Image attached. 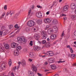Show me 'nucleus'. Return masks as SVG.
Instances as JSON below:
<instances>
[{"label": "nucleus", "instance_id": "obj_1", "mask_svg": "<svg viewBox=\"0 0 76 76\" xmlns=\"http://www.w3.org/2000/svg\"><path fill=\"white\" fill-rule=\"evenodd\" d=\"M18 42H23L24 43H26V40L25 38L24 37H18L17 38Z\"/></svg>", "mask_w": 76, "mask_h": 76}, {"label": "nucleus", "instance_id": "obj_2", "mask_svg": "<svg viewBox=\"0 0 76 76\" xmlns=\"http://www.w3.org/2000/svg\"><path fill=\"white\" fill-rule=\"evenodd\" d=\"M42 39H45L47 38V32L43 31L42 33Z\"/></svg>", "mask_w": 76, "mask_h": 76}, {"label": "nucleus", "instance_id": "obj_3", "mask_svg": "<svg viewBox=\"0 0 76 76\" xmlns=\"http://www.w3.org/2000/svg\"><path fill=\"white\" fill-rule=\"evenodd\" d=\"M35 23L32 20H31L29 21L27 23V25L28 26H29L30 27H32V26H33Z\"/></svg>", "mask_w": 76, "mask_h": 76}, {"label": "nucleus", "instance_id": "obj_4", "mask_svg": "<svg viewBox=\"0 0 76 76\" xmlns=\"http://www.w3.org/2000/svg\"><path fill=\"white\" fill-rule=\"evenodd\" d=\"M44 21L45 23H50L51 22V20L49 18H46L44 19Z\"/></svg>", "mask_w": 76, "mask_h": 76}, {"label": "nucleus", "instance_id": "obj_5", "mask_svg": "<svg viewBox=\"0 0 76 76\" xmlns=\"http://www.w3.org/2000/svg\"><path fill=\"white\" fill-rule=\"evenodd\" d=\"M46 54L49 57H51L52 56H53L54 55L53 52L51 51H48L46 53Z\"/></svg>", "mask_w": 76, "mask_h": 76}, {"label": "nucleus", "instance_id": "obj_6", "mask_svg": "<svg viewBox=\"0 0 76 76\" xmlns=\"http://www.w3.org/2000/svg\"><path fill=\"white\" fill-rule=\"evenodd\" d=\"M33 49L35 51H38L40 50L41 49V47L39 46H35L34 47Z\"/></svg>", "mask_w": 76, "mask_h": 76}, {"label": "nucleus", "instance_id": "obj_7", "mask_svg": "<svg viewBox=\"0 0 76 76\" xmlns=\"http://www.w3.org/2000/svg\"><path fill=\"white\" fill-rule=\"evenodd\" d=\"M18 45H19L16 43L13 42L11 44V46L12 48H16Z\"/></svg>", "mask_w": 76, "mask_h": 76}, {"label": "nucleus", "instance_id": "obj_8", "mask_svg": "<svg viewBox=\"0 0 76 76\" xmlns=\"http://www.w3.org/2000/svg\"><path fill=\"white\" fill-rule=\"evenodd\" d=\"M50 38L53 40L56 39L57 38V35L55 34H52L50 36Z\"/></svg>", "mask_w": 76, "mask_h": 76}, {"label": "nucleus", "instance_id": "obj_9", "mask_svg": "<svg viewBox=\"0 0 76 76\" xmlns=\"http://www.w3.org/2000/svg\"><path fill=\"white\" fill-rule=\"evenodd\" d=\"M32 68L33 72H36L37 71V68L33 64L32 65Z\"/></svg>", "mask_w": 76, "mask_h": 76}, {"label": "nucleus", "instance_id": "obj_10", "mask_svg": "<svg viewBox=\"0 0 76 76\" xmlns=\"http://www.w3.org/2000/svg\"><path fill=\"white\" fill-rule=\"evenodd\" d=\"M14 54L15 56H18L19 55V52L17 50H14Z\"/></svg>", "mask_w": 76, "mask_h": 76}, {"label": "nucleus", "instance_id": "obj_11", "mask_svg": "<svg viewBox=\"0 0 76 76\" xmlns=\"http://www.w3.org/2000/svg\"><path fill=\"white\" fill-rule=\"evenodd\" d=\"M71 9H75L76 8V4L74 3L71 4L70 6Z\"/></svg>", "mask_w": 76, "mask_h": 76}, {"label": "nucleus", "instance_id": "obj_12", "mask_svg": "<svg viewBox=\"0 0 76 76\" xmlns=\"http://www.w3.org/2000/svg\"><path fill=\"white\" fill-rule=\"evenodd\" d=\"M68 57H70L71 58H72L73 59L75 57H76V55L72 54H70L69 53L68 54Z\"/></svg>", "mask_w": 76, "mask_h": 76}, {"label": "nucleus", "instance_id": "obj_13", "mask_svg": "<svg viewBox=\"0 0 76 76\" xmlns=\"http://www.w3.org/2000/svg\"><path fill=\"white\" fill-rule=\"evenodd\" d=\"M34 73L31 71H29L28 72V75L29 76H34Z\"/></svg>", "mask_w": 76, "mask_h": 76}, {"label": "nucleus", "instance_id": "obj_14", "mask_svg": "<svg viewBox=\"0 0 76 76\" xmlns=\"http://www.w3.org/2000/svg\"><path fill=\"white\" fill-rule=\"evenodd\" d=\"M69 9V5H66L63 8L64 11H67Z\"/></svg>", "mask_w": 76, "mask_h": 76}, {"label": "nucleus", "instance_id": "obj_15", "mask_svg": "<svg viewBox=\"0 0 76 76\" xmlns=\"http://www.w3.org/2000/svg\"><path fill=\"white\" fill-rule=\"evenodd\" d=\"M55 61L53 58H50L48 59V61L49 63H54Z\"/></svg>", "mask_w": 76, "mask_h": 76}, {"label": "nucleus", "instance_id": "obj_16", "mask_svg": "<svg viewBox=\"0 0 76 76\" xmlns=\"http://www.w3.org/2000/svg\"><path fill=\"white\" fill-rule=\"evenodd\" d=\"M48 32L49 35H51L53 33V30L52 29H49L48 31Z\"/></svg>", "mask_w": 76, "mask_h": 76}, {"label": "nucleus", "instance_id": "obj_17", "mask_svg": "<svg viewBox=\"0 0 76 76\" xmlns=\"http://www.w3.org/2000/svg\"><path fill=\"white\" fill-rule=\"evenodd\" d=\"M52 23L53 25H56V24H57L58 21H57V20L55 19L53 20Z\"/></svg>", "mask_w": 76, "mask_h": 76}, {"label": "nucleus", "instance_id": "obj_18", "mask_svg": "<svg viewBox=\"0 0 76 76\" xmlns=\"http://www.w3.org/2000/svg\"><path fill=\"white\" fill-rule=\"evenodd\" d=\"M36 16L38 18H41L42 17V13L41 12H38L36 14Z\"/></svg>", "mask_w": 76, "mask_h": 76}, {"label": "nucleus", "instance_id": "obj_19", "mask_svg": "<svg viewBox=\"0 0 76 76\" xmlns=\"http://www.w3.org/2000/svg\"><path fill=\"white\" fill-rule=\"evenodd\" d=\"M35 39H36V40L37 41H38L39 40V37H40V36H39V35L38 34H35Z\"/></svg>", "mask_w": 76, "mask_h": 76}, {"label": "nucleus", "instance_id": "obj_20", "mask_svg": "<svg viewBox=\"0 0 76 76\" xmlns=\"http://www.w3.org/2000/svg\"><path fill=\"white\" fill-rule=\"evenodd\" d=\"M29 55L30 56V57L31 58L32 57L33 58H34V57H35V56L33 54V52H30Z\"/></svg>", "mask_w": 76, "mask_h": 76}, {"label": "nucleus", "instance_id": "obj_21", "mask_svg": "<svg viewBox=\"0 0 76 76\" xmlns=\"http://www.w3.org/2000/svg\"><path fill=\"white\" fill-rule=\"evenodd\" d=\"M4 50V48L3 46L0 47V52L1 53H2L3 52Z\"/></svg>", "mask_w": 76, "mask_h": 76}, {"label": "nucleus", "instance_id": "obj_22", "mask_svg": "<svg viewBox=\"0 0 76 76\" xmlns=\"http://www.w3.org/2000/svg\"><path fill=\"white\" fill-rule=\"evenodd\" d=\"M51 69H56V68H57V67L56 66V65H50Z\"/></svg>", "mask_w": 76, "mask_h": 76}, {"label": "nucleus", "instance_id": "obj_23", "mask_svg": "<svg viewBox=\"0 0 76 76\" xmlns=\"http://www.w3.org/2000/svg\"><path fill=\"white\" fill-rule=\"evenodd\" d=\"M21 64L23 66H25L26 65V61H25L24 60L21 63Z\"/></svg>", "mask_w": 76, "mask_h": 76}, {"label": "nucleus", "instance_id": "obj_24", "mask_svg": "<svg viewBox=\"0 0 76 76\" xmlns=\"http://www.w3.org/2000/svg\"><path fill=\"white\" fill-rule=\"evenodd\" d=\"M6 67V64H1V67L2 69H4L5 67Z\"/></svg>", "mask_w": 76, "mask_h": 76}, {"label": "nucleus", "instance_id": "obj_25", "mask_svg": "<svg viewBox=\"0 0 76 76\" xmlns=\"http://www.w3.org/2000/svg\"><path fill=\"white\" fill-rule=\"evenodd\" d=\"M37 24H39V25H40V24H41L42 23V20H38L37 21Z\"/></svg>", "mask_w": 76, "mask_h": 76}, {"label": "nucleus", "instance_id": "obj_26", "mask_svg": "<svg viewBox=\"0 0 76 76\" xmlns=\"http://www.w3.org/2000/svg\"><path fill=\"white\" fill-rule=\"evenodd\" d=\"M50 44L48 42L46 43L45 45V47H46V48H48V47H50Z\"/></svg>", "mask_w": 76, "mask_h": 76}, {"label": "nucleus", "instance_id": "obj_27", "mask_svg": "<svg viewBox=\"0 0 76 76\" xmlns=\"http://www.w3.org/2000/svg\"><path fill=\"white\" fill-rule=\"evenodd\" d=\"M5 48L6 49H8L9 48V45L7 44H6L4 45Z\"/></svg>", "mask_w": 76, "mask_h": 76}, {"label": "nucleus", "instance_id": "obj_28", "mask_svg": "<svg viewBox=\"0 0 76 76\" xmlns=\"http://www.w3.org/2000/svg\"><path fill=\"white\" fill-rule=\"evenodd\" d=\"M21 48L22 47H21V46H18L17 48V50H18H18H21Z\"/></svg>", "mask_w": 76, "mask_h": 76}, {"label": "nucleus", "instance_id": "obj_29", "mask_svg": "<svg viewBox=\"0 0 76 76\" xmlns=\"http://www.w3.org/2000/svg\"><path fill=\"white\" fill-rule=\"evenodd\" d=\"M8 64L10 66H11V65L12 64V60L11 59H10V61H9Z\"/></svg>", "mask_w": 76, "mask_h": 76}, {"label": "nucleus", "instance_id": "obj_30", "mask_svg": "<svg viewBox=\"0 0 76 76\" xmlns=\"http://www.w3.org/2000/svg\"><path fill=\"white\" fill-rule=\"evenodd\" d=\"M71 18L72 19H75V18H76V15H72L71 16Z\"/></svg>", "mask_w": 76, "mask_h": 76}, {"label": "nucleus", "instance_id": "obj_31", "mask_svg": "<svg viewBox=\"0 0 76 76\" xmlns=\"http://www.w3.org/2000/svg\"><path fill=\"white\" fill-rule=\"evenodd\" d=\"M69 49L70 50V53H73V50L72 49V48H69Z\"/></svg>", "mask_w": 76, "mask_h": 76}, {"label": "nucleus", "instance_id": "obj_32", "mask_svg": "<svg viewBox=\"0 0 76 76\" xmlns=\"http://www.w3.org/2000/svg\"><path fill=\"white\" fill-rule=\"evenodd\" d=\"M31 9H30L28 12V16H29V15L31 14Z\"/></svg>", "mask_w": 76, "mask_h": 76}, {"label": "nucleus", "instance_id": "obj_33", "mask_svg": "<svg viewBox=\"0 0 76 76\" xmlns=\"http://www.w3.org/2000/svg\"><path fill=\"white\" fill-rule=\"evenodd\" d=\"M4 15H5V12L3 13L2 15V16L1 17V18H3L4 16Z\"/></svg>", "mask_w": 76, "mask_h": 76}, {"label": "nucleus", "instance_id": "obj_34", "mask_svg": "<svg viewBox=\"0 0 76 76\" xmlns=\"http://www.w3.org/2000/svg\"><path fill=\"white\" fill-rule=\"evenodd\" d=\"M42 43L43 44H45V43H46V40H42Z\"/></svg>", "mask_w": 76, "mask_h": 76}, {"label": "nucleus", "instance_id": "obj_35", "mask_svg": "<svg viewBox=\"0 0 76 76\" xmlns=\"http://www.w3.org/2000/svg\"><path fill=\"white\" fill-rule=\"evenodd\" d=\"M64 62H65V61H58V63H64Z\"/></svg>", "mask_w": 76, "mask_h": 76}, {"label": "nucleus", "instance_id": "obj_36", "mask_svg": "<svg viewBox=\"0 0 76 76\" xmlns=\"http://www.w3.org/2000/svg\"><path fill=\"white\" fill-rule=\"evenodd\" d=\"M1 29L2 31H4V30L5 29V27H4V26H2L1 28Z\"/></svg>", "mask_w": 76, "mask_h": 76}, {"label": "nucleus", "instance_id": "obj_37", "mask_svg": "<svg viewBox=\"0 0 76 76\" xmlns=\"http://www.w3.org/2000/svg\"><path fill=\"white\" fill-rule=\"evenodd\" d=\"M4 10H7V5H6L4 6Z\"/></svg>", "mask_w": 76, "mask_h": 76}, {"label": "nucleus", "instance_id": "obj_38", "mask_svg": "<svg viewBox=\"0 0 76 76\" xmlns=\"http://www.w3.org/2000/svg\"><path fill=\"white\" fill-rule=\"evenodd\" d=\"M15 28H17L18 29H19V26L18 27V26L17 24H16L15 26Z\"/></svg>", "mask_w": 76, "mask_h": 76}, {"label": "nucleus", "instance_id": "obj_39", "mask_svg": "<svg viewBox=\"0 0 76 76\" xmlns=\"http://www.w3.org/2000/svg\"><path fill=\"white\" fill-rule=\"evenodd\" d=\"M29 45H30L31 46H32V45H33V42H32V41H30Z\"/></svg>", "mask_w": 76, "mask_h": 76}, {"label": "nucleus", "instance_id": "obj_40", "mask_svg": "<svg viewBox=\"0 0 76 76\" xmlns=\"http://www.w3.org/2000/svg\"><path fill=\"white\" fill-rule=\"evenodd\" d=\"M64 32L63 31L62 32V34L61 35V37H63V36H64Z\"/></svg>", "mask_w": 76, "mask_h": 76}, {"label": "nucleus", "instance_id": "obj_41", "mask_svg": "<svg viewBox=\"0 0 76 76\" xmlns=\"http://www.w3.org/2000/svg\"><path fill=\"white\" fill-rule=\"evenodd\" d=\"M9 28L10 29H11V28H13V25H11L9 26Z\"/></svg>", "mask_w": 76, "mask_h": 76}, {"label": "nucleus", "instance_id": "obj_42", "mask_svg": "<svg viewBox=\"0 0 76 76\" xmlns=\"http://www.w3.org/2000/svg\"><path fill=\"white\" fill-rule=\"evenodd\" d=\"M54 29H57L58 28H57V27L56 26H55L54 28Z\"/></svg>", "mask_w": 76, "mask_h": 76}, {"label": "nucleus", "instance_id": "obj_43", "mask_svg": "<svg viewBox=\"0 0 76 76\" xmlns=\"http://www.w3.org/2000/svg\"><path fill=\"white\" fill-rule=\"evenodd\" d=\"M3 35V31H0V35Z\"/></svg>", "mask_w": 76, "mask_h": 76}, {"label": "nucleus", "instance_id": "obj_44", "mask_svg": "<svg viewBox=\"0 0 76 76\" xmlns=\"http://www.w3.org/2000/svg\"><path fill=\"white\" fill-rule=\"evenodd\" d=\"M50 27V25H48L46 26V28H48Z\"/></svg>", "mask_w": 76, "mask_h": 76}, {"label": "nucleus", "instance_id": "obj_45", "mask_svg": "<svg viewBox=\"0 0 76 76\" xmlns=\"http://www.w3.org/2000/svg\"><path fill=\"white\" fill-rule=\"evenodd\" d=\"M46 14L47 15H48L50 14V11L47 12L46 13Z\"/></svg>", "mask_w": 76, "mask_h": 76}, {"label": "nucleus", "instance_id": "obj_46", "mask_svg": "<svg viewBox=\"0 0 76 76\" xmlns=\"http://www.w3.org/2000/svg\"><path fill=\"white\" fill-rule=\"evenodd\" d=\"M9 1H10V0H5V3H7V2H9Z\"/></svg>", "mask_w": 76, "mask_h": 76}, {"label": "nucleus", "instance_id": "obj_47", "mask_svg": "<svg viewBox=\"0 0 76 76\" xmlns=\"http://www.w3.org/2000/svg\"><path fill=\"white\" fill-rule=\"evenodd\" d=\"M37 7L38 8H42V7H41V6L39 5H37Z\"/></svg>", "mask_w": 76, "mask_h": 76}, {"label": "nucleus", "instance_id": "obj_48", "mask_svg": "<svg viewBox=\"0 0 76 76\" xmlns=\"http://www.w3.org/2000/svg\"><path fill=\"white\" fill-rule=\"evenodd\" d=\"M20 67V65H18L17 67L16 68V69L18 70Z\"/></svg>", "mask_w": 76, "mask_h": 76}, {"label": "nucleus", "instance_id": "obj_49", "mask_svg": "<svg viewBox=\"0 0 76 76\" xmlns=\"http://www.w3.org/2000/svg\"><path fill=\"white\" fill-rule=\"evenodd\" d=\"M16 68H16V66L14 67L13 68V69L14 70H16Z\"/></svg>", "mask_w": 76, "mask_h": 76}, {"label": "nucleus", "instance_id": "obj_50", "mask_svg": "<svg viewBox=\"0 0 76 76\" xmlns=\"http://www.w3.org/2000/svg\"><path fill=\"white\" fill-rule=\"evenodd\" d=\"M35 7V6L34 5H32V7H31V8L32 9H34Z\"/></svg>", "mask_w": 76, "mask_h": 76}, {"label": "nucleus", "instance_id": "obj_51", "mask_svg": "<svg viewBox=\"0 0 76 76\" xmlns=\"http://www.w3.org/2000/svg\"><path fill=\"white\" fill-rule=\"evenodd\" d=\"M11 76H15V75L14 74V73L13 72H12L11 73Z\"/></svg>", "mask_w": 76, "mask_h": 76}, {"label": "nucleus", "instance_id": "obj_52", "mask_svg": "<svg viewBox=\"0 0 76 76\" xmlns=\"http://www.w3.org/2000/svg\"><path fill=\"white\" fill-rule=\"evenodd\" d=\"M6 34H7V33L6 32H5L4 33L3 35H6Z\"/></svg>", "mask_w": 76, "mask_h": 76}, {"label": "nucleus", "instance_id": "obj_53", "mask_svg": "<svg viewBox=\"0 0 76 76\" xmlns=\"http://www.w3.org/2000/svg\"><path fill=\"white\" fill-rule=\"evenodd\" d=\"M49 71H50V70L48 69H46L45 70V72H49Z\"/></svg>", "mask_w": 76, "mask_h": 76}, {"label": "nucleus", "instance_id": "obj_54", "mask_svg": "<svg viewBox=\"0 0 76 76\" xmlns=\"http://www.w3.org/2000/svg\"><path fill=\"white\" fill-rule=\"evenodd\" d=\"M56 43H57V42H56V41H55L53 42V44L54 45L56 44Z\"/></svg>", "mask_w": 76, "mask_h": 76}, {"label": "nucleus", "instance_id": "obj_55", "mask_svg": "<svg viewBox=\"0 0 76 76\" xmlns=\"http://www.w3.org/2000/svg\"><path fill=\"white\" fill-rule=\"evenodd\" d=\"M28 61H30L31 62V61H32V59H28Z\"/></svg>", "mask_w": 76, "mask_h": 76}, {"label": "nucleus", "instance_id": "obj_56", "mask_svg": "<svg viewBox=\"0 0 76 76\" xmlns=\"http://www.w3.org/2000/svg\"><path fill=\"white\" fill-rule=\"evenodd\" d=\"M62 16H66V15L65 14H62Z\"/></svg>", "mask_w": 76, "mask_h": 76}, {"label": "nucleus", "instance_id": "obj_57", "mask_svg": "<svg viewBox=\"0 0 76 76\" xmlns=\"http://www.w3.org/2000/svg\"><path fill=\"white\" fill-rule=\"evenodd\" d=\"M37 74L38 75V76H42V75H41V74L39 73H38Z\"/></svg>", "mask_w": 76, "mask_h": 76}, {"label": "nucleus", "instance_id": "obj_58", "mask_svg": "<svg viewBox=\"0 0 76 76\" xmlns=\"http://www.w3.org/2000/svg\"><path fill=\"white\" fill-rule=\"evenodd\" d=\"M12 75V72H10L9 73V75Z\"/></svg>", "mask_w": 76, "mask_h": 76}, {"label": "nucleus", "instance_id": "obj_59", "mask_svg": "<svg viewBox=\"0 0 76 76\" xmlns=\"http://www.w3.org/2000/svg\"><path fill=\"white\" fill-rule=\"evenodd\" d=\"M19 31H20V30H18L16 32V33L17 34V33H18V32H19Z\"/></svg>", "mask_w": 76, "mask_h": 76}, {"label": "nucleus", "instance_id": "obj_60", "mask_svg": "<svg viewBox=\"0 0 76 76\" xmlns=\"http://www.w3.org/2000/svg\"><path fill=\"white\" fill-rule=\"evenodd\" d=\"M42 57H43V58H44V57H46V56H45V55L42 56Z\"/></svg>", "mask_w": 76, "mask_h": 76}, {"label": "nucleus", "instance_id": "obj_61", "mask_svg": "<svg viewBox=\"0 0 76 76\" xmlns=\"http://www.w3.org/2000/svg\"><path fill=\"white\" fill-rule=\"evenodd\" d=\"M74 35H75V36H76V32H74Z\"/></svg>", "mask_w": 76, "mask_h": 76}, {"label": "nucleus", "instance_id": "obj_62", "mask_svg": "<svg viewBox=\"0 0 76 76\" xmlns=\"http://www.w3.org/2000/svg\"><path fill=\"white\" fill-rule=\"evenodd\" d=\"M54 76H59V75L58 74H56Z\"/></svg>", "mask_w": 76, "mask_h": 76}, {"label": "nucleus", "instance_id": "obj_63", "mask_svg": "<svg viewBox=\"0 0 76 76\" xmlns=\"http://www.w3.org/2000/svg\"><path fill=\"white\" fill-rule=\"evenodd\" d=\"M73 66H76V63H75L73 65Z\"/></svg>", "mask_w": 76, "mask_h": 76}, {"label": "nucleus", "instance_id": "obj_64", "mask_svg": "<svg viewBox=\"0 0 76 76\" xmlns=\"http://www.w3.org/2000/svg\"><path fill=\"white\" fill-rule=\"evenodd\" d=\"M64 20H67V19L66 17H64Z\"/></svg>", "mask_w": 76, "mask_h": 76}]
</instances>
